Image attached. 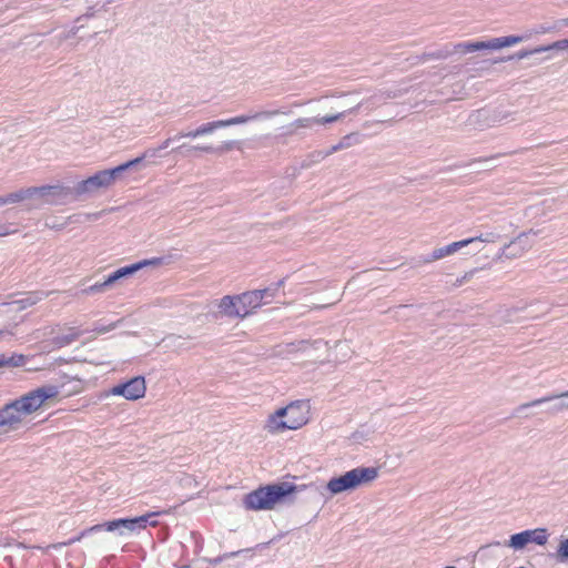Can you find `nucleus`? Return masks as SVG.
<instances>
[{"label":"nucleus","instance_id":"1a4fd4ad","mask_svg":"<svg viewBox=\"0 0 568 568\" xmlns=\"http://www.w3.org/2000/svg\"><path fill=\"white\" fill-rule=\"evenodd\" d=\"M23 417L24 415L14 402L4 405L0 409V435L17 430L20 427Z\"/></svg>","mask_w":568,"mask_h":568},{"label":"nucleus","instance_id":"2f4dec72","mask_svg":"<svg viewBox=\"0 0 568 568\" xmlns=\"http://www.w3.org/2000/svg\"><path fill=\"white\" fill-rule=\"evenodd\" d=\"M328 150L326 151H314L312 152L307 159L302 163V168H310L314 163H318L329 156Z\"/></svg>","mask_w":568,"mask_h":568},{"label":"nucleus","instance_id":"864d4df0","mask_svg":"<svg viewBox=\"0 0 568 568\" xmlns=\"http://www.w3.org/2000/svg\"><path fill=\"white\" fill-rule=\"evenodd\" d=\"M307 343H308V342H306V341H302V342H300V344H301L302 346L306 345Z\"/></svg>","mask_w":568,"mask_h":568},{"label":"nucleus","instance_id":"7ed1b4c3","mask_svg":"<svg viewBox=\"0 0 568 568\" xmlns=\"http://www.w3.org/2000/svg\"><path fill=\"white\" fill-rule=\"evenodd\" d=\"M377 476L378 469L376 467H356L341 476L332 477L327 481L325 490L329 493V496L352 491L374 481Z\"/></svg>","mask_w":568,"mask_h":568},{"label":"nucleus","instance_id":"603ef678","mask_svg":"<svg viewBox=\"0 0 568 568\" xmlns=\"http://www.w3.org/2000/svg\"><path fill=\"white\" fill-rule=\"evenodd\" d=\"M150 525H151L152 527H155V526L158 525V521H151V523H150Z\"/></svg>","mask_w":568,"mask_h":568},{"label":"nucleus","instance_id":"72a5a7b5","mask_svg":"<svg viewBox=\"0 0 568 568\" xmlns=\"http://www.w3.org/2000/svg\"><path fill=\"white\" fill-rule=\"evenodd\" d=\"M469 240H473V243H475V242L496 243L500 240V234L497 232H486V233H481L478 236L470 237Z\"/></svg>","mask_w":568,"mask_h":568},{"label":"nucleus","instance_id":"37998d69","mask_svg":"<svg viewBox=\"0 0 568 568\" xmlns=\"http://www.w3.org/2000/svg\"><path fill=\"white\" fill-rule=\"evenodd\" d=\"M541 233V230L529 229L519 233V235H526V241H530L531 236H538Z\"/></svg>","mask_w":568,"mask_h":568},{"label":"nucleus","instance_id":"e433bc0d","mask_svg":"<svg viewBox=\"0 0 568 568\" xmlns=\"http://www.w3.org/2000/svg\"><path fill=\"white\" fill-rule=\"evenodd\" d=\"M556 556L560 562L568 561V538L560 541Z\"/></svg>","mask_w":568,"mask_h":568},{"label":"nucleus","instance_id":"c03bdc74","mask_svg":"<svg viewBox=\"0 0 568 568\" xmlns=\"http://www.w3.org/2000/svg\"><path fill=\"white\" fill-rule=\"evenodd\" d=\"M104 211H101V212H94V213H87L84 216H85V220L87 221H95L101 217V215L103 214Z\"/></svg>","mask_w":568,"mask_h":568},{"label":"nucleus","instance_id":"de8ad7c7","mask_svg":"<svg viewBox=\"0 0 568 568\" xmlns=\"http://www.w3.org/2000/svg\"><path fill=\"white\" fill-rule=\"evenodd\" d=\"M237 308L240 310V313L247 312V316L252 314L251 310L248 307H243V304H237Z\"/></svg>","mask_w":568,"mask_h":568},{"label":"nucleus","instance_id":"ddd939ff","mask_svg":"<svg viewBox=\"0 0 568 568\" xmlns=\"http://www.w3.org/2000/svg\"><path fill=\"white\" fill-rule=\"evenodd\" d=\"M48 294L45 293H30L26 297L0 305V314L14 313L20 314L26 308L37 304L43 300Z\"/></svg>","mask_w":568,"mask_h":568},{"label":"nucleus","instance_id":"5701e85b","mask_svg":"<svg viewBox=\"0 0 568 568\" xmlns=\"http://www.w3.org/2000/svg\"><path fill=\"white\" fill-rule=\"evenodd\" d=\"M524 36H508L500 38H493L489 40V50H498L506 47H511L526 40Z\"/></svg>","mask_w":568,"mask_h":568},{"label":"nucleus","instance_id":"9d476101","mask_svg":"<svg viewBox=\"0 0 568 568\" xmlns=\"http://www.w3.org/2000/svg\"><path fill=\"white\" fill-rule=\"evenodd\" d=\"M531 241H526V235H517L506 243L497 254V260H513L518 258L532 247Z\"/></svg>","mask_w":568,"mask_h":568},{"label":"nucleus","instance_id":"39448f33","mask_svg":"<svg viewBox=\"0 0 568 568\" xmlns=\"http://www.w3.org/2000/svg\"><path fill=\"white\" fill-rule=\"evenodd\" d=\"M59 394V386L53 384L43 385L13 400L24 416L38 410L48 399L55 398Z\"/></svg>","mask_w":568,"mask_h":568},{"label":"nucleus","instance_id":"7c9ffc66","mask_svg":"<svg viewBox=\"0 0 568 568\" xmlns=\"http://www.w3.org/2000/svg\"><path fill=\"white\" fill-rule=\"evenodd\" d=\"M528 532L529 542L537 544L539 546H544L548 540V532L546 528H536L531 530H526Z\"/></svg>","mask_w":568,"mask_h":568},{"label":"nucleus","instance_id":"c9c22d12","mask_svg":"<svg viewBox=\"0 0 568 568\" xmlns=\"http://www.w3.org/2000/svg\"><path fill=\"white\" fill-rule=\"evenodd\" d=\"M111 287L110 284H106V278L101 283H95L94 285H91L82 291L83 294L90 295L95 293H102L106 288Z\"/></svg>","mask_w":568,"mask_h":568},{"label":"nucleus","instance_id":"6ab92c4d","mask_svg":"<svg viewBox=\"0 0 568 568\" xmlns=\"http://www.w3.org/2000/svg\"><path fill=\"white\" fill-rule=\"evenodd\" d=\"M125 389V399L136 400L145 395L146 386L145 379L142 376H136L123 383Z\"/></svg>","mask_w":568,"mask_h":568},{"label":"nucleus","instance_id":"2eb2a0df","mask_svg":"<svg viewBox=\"0 0 568 568\" xmlns=\"http://www.w3.org/2000/svg\"><path fill=\"white\" fill-rule=\"evenodd\" d=\"M550 50H558V51L568 50V39H561V40L555 41L548 45H540V47H537V48H534L530 50H521V51H518L515 54L509 55L507 58H500L498 60H495L494 63L505 62V61H509L513 59L523 60L532 54H538V53L550 51Z\"/></svg>","mask_w":568,"mask_h":568},{"label":"nucleus","instance_id":"a19ab883","mask_svg":"<svg viewBox=\"0 0 568 568\" xmlns=\"http://www.w3.org/2000/svg\"><path fill=\"white\" fill-rule=\"evenodd\" d=\"M108 394L109 395H114V396H123L125 398V389H124L123 384L115 385L114 387H112L109 390Z\"/></svg>","mask_w":568,"mask_h":568},{"label":"nucleus","instance_id":"aec40b11","mask_svg":"<svg viewBox=\"0 0 568 568\" xmlns=\"http://www.w3.org/2000/svg\"><path fill=\"white\" fill-rule=\"evenodd\" d=\"M6 204H17L21 202H29V209H33L31 205L34 203V190L33 186L19 189L14 192L3 195Z\"/></svg>","mask_w":568,"mask_h":568},{"label":"nucleus","instance_id":"f704fd0d","mask_svg":"<svg viewBox=\"0 0 568 568\" xmlns=\"http://www.w3.org/2000/svg\"><path fill=\"white\" fill-rule=\"evenodd\" d=\"M334 347L341 349V357H337L339 361L345 362L351 358L353 352L347 342L337 341Z\"/></svg>","mask_w":568,"mask_h":568},{"label":"nucleus","instance_id":"4be33fe9","mask_svg":"<svg viewBox=\"0 0 568 568\" xmlns=\"http://www.w3.org/2000/svg\"><path fill=\"white\" fill-rule=\"evenodd\" d=\"M149 263H150L149 261H143V262H139V263H135L132 265L121 267L106 277V284H110V286H112L119 280L124 278L130 275H133L134 273H136L139 270H141L144 265H146Z\"/></svg>","mask_w":568,"mask_h":568},{"label":"nucleus","instance_id":"20e7f679","mask_svg":"<svg viewBox=\"0 0 568 568\" xmlns=\"http://www.w3.org/2000/svg\"><path fill=\"white\" fill-rule=\"evenodd\" d=\"M34 203L31 205L34 209L43 204L49 205H63L70 201H75L74 186L70 187L62 184L33 186Z\"/></svg>","mask_w":568,"mask_h":568},{"label":"nucleus","instance_id":"49530a36","mask_svg":"<svg viewBox=\"0 0 568 568\" xmlns=\"http://www.w3.org/2000/svg\"><path fill=\"white\" fill-rule=\"evenodd\" d=\"M10 233H11V231L9 230V227L7 225H0V236L8 235Z\"/></svg>","mask_w":568,"mask_h":568},{"label":"nucleus","instance_id":"a211bd4d","mask_svg":"<svg viewBox=\"0 0 568 568\" xmlns=\"http://www.w3.org/2000/svg\"><path fill=\"white\" fill-rule=\"evenodd\" d=\"M270 291L271 287H267L239 294L240 304H243V307H248L253 313L256 308L266 303L263 302V300L265 298V293H270Z\"/></svg>","mask_w":568,"mask_h":568},{"label":"nucleus","instance_id":"79ce46f5","mask_svg":"<svg viewBox=\"0 0 568 568\" xmlns=\"http://www.w3.org/2000/svg\"><path fill=\"white\" fill-rule=\"evenodd\" d=\"M90 28L93 30V34H99L101 32H104L108 30V23L105 24H98V23H92L90 26Z\"/></svg>","mask_w":568,"mask_h":568},{"label":"nucleus","instance_id":"cd10ccee","mask_svg":"<svg viewBox=\"0 0 568 568\" xmlns=\"http://www.w3.org/2000/svg\"><path fill=\"white\" fill-rule=\"evenodd\" d=\"M356 143H358L357 133H349V134L343 136L342 140L337 144L331 146L328 149V153L332 155L333 153H335L339 150L348 149Z\"/></svg>","mask_w":568,"mask_h":568},{"label":"nucleus","instance_id":"4d7b16f0","mask_svg":"<svg viewBox=\"0 0 568 568\" xmlns=\"http://www.w3.org/2000/svg\"><path fill=\"white\" fill-rule=\"evenodd\" d=\"M181 568H187V566H183V567H181Z\"/></svg>","mask_w":568,"mask_h":568},{"label":"nucleus","instance_id":"423d86ee","mask_svg":"<svg viewBox=\"0 0 568 568\" xmlns=\"http://www.w3.org/2000/svg\"><path fill=\"white\" fill-rule=\"evenodd\" d=\"M160 513H149L135 518H120L108 521L105 524H98L88 529V531H100L105 529L106 531L118 530L120 535L124 531L134 532L146 527L149 519L153 516H158Z\"/></svg>","mask_w":568,"mask_h":568},{"label":"nucleus","instance_id":"3c124183","mask_svg":"<svg viewBox=\"0 0 568 568\" xmlns=\"http://www.w3.org/2000/svg\"><path fill=\"white\" fill-rule=\"evenodd\" d=\"M4 205L3 195L0 196V206Z\"/></svg>","mask_w":568,"mask_h":568},{"label":"nucleus","instance_id":"5fc2aeb1","mask_svg":"<svg viewBox=\"0 0 568 568\" xmlns=\"http://www.w3.org/2000/svg\"><path fill=\"white\" fill-rule=\"evenodd\" d=\"M406 307H408V306H407V305H400V306H398V308H406Z\"/></svg>","mask_w":568,"mask_h":568},{"label":"nucleus","instance_id":"393cba45","mask_svg":"<svg viewBox=\"0 0 568 568\" xmlns=\"http://www.w3.org/2000/svg\"><path fill=\"white\" fill-rule=\"evenodd\" d=\"M83 24L71 28L70 30H63L51 39V45L55 49L60 48L63 42L74 38Z\"/></svg>","mask_w":568,"mask_h":568},{"label":"nucleus","instance_id":"6e6d98bb","mask_svg":"<svg viewBox=\"0 0 568 568\" xmlns=\"http://www.w3.org/2000/svg\"><path fill=\"white\" fill-rule=\"evenodd\" d=\"M445 568H456V567H454V566H446Z\"/></svg>","mask_w":568,"mask_h":568},{"label":"nucleus","instance_id":"0eeeda50","mask_svg":"<svg viewBox=\"0 0 568 568\" xmlns=\"http://www.w3.org/2000/svg\"><path fill=\"white\" fill-rule=\"evenodd\" d=\"M310 413L311 406L307 400L292 402L287 406L280 408V414H283L292 430L306 425L310 420Z\"/></svg>","mask_w":568,"mask_h":568},{"label":"nucleus","instance_id":"8fccbe9b","mask_svg":"<svg viewBox=\"0 0 568 568\" xmlns=\"http://www.w3.org/2000/svg\"><path fill=\"white\" fill-rule=\"evenodd\" d=\"M88 18H89V16H84V17L78 18V20H77V21H78V22H80V21H82L83 19H88Z\"/></svg>","mask_w":568,"mask_h":568},{"label":"nucleus","instance_id":"58836bf2","mask_svg":"<svg viewBox=\"0 0 568 568\" xmlns=\"http://www.w3.org/2000/svg\"><path fill=\"white\" fill-rule=\"evenodd\" d=\"M476 271H477V270H476V268H474V270H470V271L466 272L462 277H459V278H457V280H456V282L454 283V285H455V286H460V285H463L465 282L469 281V280L474 276V274H475V272H476Z\"/></svg>","mask_w":568,"mask_h":568},{"label":"nucleus","instance_id":"f8f14e48","mask_svg":"<svg viewBox=\"0 0 568 568\" xmlns=\"http://www.w3.org/2000/svg\"><path fill=\"white\" fill-rule=\"evenodd\" d=\"M236 148L235 141H224L219 146H213L211 144H197L187 146L186 144H180L176 148L172 149V152H179L183 155H186L191 152H203V153H223L232 151Z\"/></svg>","mask_w":568,"mask_h":568},{"label":"nucleus","instance_id":"c756f323","mask_svg":"<svg viewBox=\"0 0 568 568\" xmlns=\"http://www.w3.org/2000/svg\"><path fill=\"white\" fill-rule=\"evenodd\" d=\"M80 336H81L80 331H78L74 327H70V328H68V332L65 334L58 335L54 338V343H55V345H58L60 347L65 346L72 342H74L75 339H78Z\"/></svg>","mask_w":568,"mask_h":568},{"label":"nucleus","instance_id":"f257e3e1","mask_svg":"<svg viewBox=\"0 0 568 568\" xmlns=\"http://www.w3.org/2000/svg\"><path fill=\"white\" fill-rule=\"evenodd\" d=\"M281 114L286 115L288 114V112L283 111L281 109L262 110L253 114H242L226 120L206 122L197 126L195 130L189 132H180L173 138H168L159 148L148 149L141 156L128 161L123 164H120L116 168L104 170V172L108 176L110 184L113 185L123 172L128 171L129 169L135 168L144 159L155 158L159 151L169 148L173 141H179L183 138L196 139L200 136L210 135L217 129L244 124L253 120L271 119Z\"/></svg>","mask_w":568,"mask_h":568},{"label":"nucleus","instance_id":"c85d7f7f","mask_svg":"<svg viewBox=\"0 0 568 568\" xmlns=\"http://www.w3.org/2000/svg\"><path fill=\"white\" fill-rule=\"evenodd\" d=\"M529 544L528 532L526 530L515 534L507 541V546L514 548L515 550L524 549Z\"/></svg>","mask_w":568,"mask_h":568},{"label":"nucleus","instance_id":"9b49d317","mask_svg":"<svg viewBox=\"0 0 568 568\" xmlns=\"http://www.w3.org/2000/svg\"><path fill=\"white\" fill-rule=\"evenodd\" d=\"M544 403H552L549 408V413L558 414L568 410V390L560 394H552L541 398L534 399L529 403L521 404L517 407V412L521 413L524 409L532 406H538Z\"/></svg>","mask_w":568,"mask_h":568},{"label":"nucleus","instance_id":"473e14b6","mask_svg":"<svg viewBox=\"0 0 568 568\" xmlns=\"http://www.w3.org/2000/svg\"><path fill=\"white\" fill-rule=\"evenodd\" d=\"M24 362L23 355H12L10 357H7L6 355H0V367L3 366H20Z\"/></svg>","mask_w":568,"mask_h":568},{"label":"nucleus","instance_id":"bb28decb","mask_svg":"<svg viewBox=\"0 0 568 568\" xmlns=\"http://www.w3.org/2000/svg\"><path fill=\"white\" fill-rule=\"evenodd\" d=\"M0 316L7 317V324L3 329H0V335L7 333L9 335H13V328H16L20 323L23 322L24 317L20 314L7 313L0 314Z\"/></svg>","mask_w":568,"mask_h":568},{"label":"nucleus","instance_id":"4468645a","mask_svg":"<svg viewBox=\"0 0 568 568\" xmlns=\"http://www.w3.org/2000/svg\"><path fill=\"white\" fill-rule=\"evenodd\" d=\"M345 114H346V111L339 112L336 114H332V115L321 116V118H317V116L316 118H298L288 125V129H290L288 133L294 134L297 132L298 129H311L314 124L324 125V124L333 123V122H336V121L343 119L345 116Z\"/></svg>","mask_w":568,"mask_h":568},{"label":"nucleus","instance_id":"b1692460","mask_svg":"<svg viewBox=\"0 0 568 568\" xmlns=\"http://www.w3.org/2000/svg\"><path fill=\"white\" fill-rule=\"evenodd\" d=\"M479 50H489V40L476 42H460L454 47L455 53H469Z\"/></svg>","mask_w":568,"mask_h":568},{"label":"nucleus","instance_id":"f3484780","mask_svg":"<svg viewBox=\"0 0 568 568\" xmlns=\"http://www.w3.org/2000/svg\"><path fill=\"white\" fill-rule=\"evenodd\" d=\"M237 304H240L239 295H225L221 300L217 301L216 307L219 310V314L221 316H225L229 318H245L247 317V312L240 313L237 308Z\"/></svg>","mask_w":568,"mask_h":568},{"label":"nucleus","instance_id":"a18cd8bd","mask_svg":"<svg viewBox=\"0 0 568 568\" xmlns=\"http://www.w3.org/2000/svg\"><path fill=\"white\" fill-rule=\"evenodd\" d=\"M284 284V281L281 280L275 288H271L270 293H265V297H274L275 293L277 292L278 287H281Z\"/></svg>","mask_w":568,"mask_h":568},{"label":"nucleus","instance_id":"ea45409f","mask_svg":"<svg viewBox=\"0 0 568 568\" xmlns=\"http://www.w3.org/2000/svg\"><path fill=\"white\" fill-rule=\"evenodd\" d=\"M118 322H114V323H111L110 325H106V326H99V327H95L93 331L99 334V335H102V334H105L112 329H114L116 326H118Z\"/></svg>","mask_w":568,"mask_h":568},{"label":"nucleus","instance_id":"09e8293b","mask_svg":"<svg viewBox=\"0 0 568 568\" xmlns=\"http://www.w3.org/2000/svg\"><path fill=\"white\" fill-rule=\"evenodd\" d=\"M361 108V103L356 104L349 112H356Z\"/></svg>","mask_w":568,"mask_h":568},{"label":"nucleus","instance_id":"4c0bfd02","mask_svg":"<svg viewBox=\"0 0 568 568\" xmlns=\"http://www.w3.org/2000/svg\"><path fill=\"white\" fill-rule=\"evenodd\" d=\"M90 531H88V529H87V530L82 531L79 536H77V537H74V538H72V539H70L68 541L55 544L52 547L58 548V547H63V546L72 545V544H74L77 541H80Z\"/></svg>","mask_w":568,"mask_h":568},{"label":"nucleus","instance_id":"a878e982","mask_svg":"<svg viewBox=\"0 0 568 568\" xmlns=\"http://www.w3.org/2000/svg\"><path fill=\"white\" fill-rule=\"evenodd\" d=\"M73 217H74V215H70L65 219H61L59 216L52 215V216H49L45 219L44 225H45V227H48L50 230L61 231L67 225L74 222Z\"/></svg>","mask_w":568,"mask_h":568},{"label":"nucleus","instance_id":"dca6fc26","mask_svg":"<svg viewBox=\"0 0 568 568\" xmlns=\"http://www.w3.org/2000/svg\"><path fill=\"white\" fill-rule=\"evenodd\" d=\"M471 243H473V240H462V241L453 242V243L442 246V247H436L432 251V253L428 256H426L424 258L423 262L428 264V263H433L438 260L452 256Z\"/></svg>","mask_w":568,"mask_h":568},{"label":"nucleus","instance_id":"f03ea898","mask_svg":"<svg viewBox=\"0 0 568 568\" xmlns=\"http://www.w3.org/2000/svg\"><path fill=\"white\" fill-rule=\"evenodd\" d=\"M302 490H306L308 498L316 499L320 503V497L329 498L325 496V488L310 484L303 486H296L288 481H282L277 484L267 485L260 487L258 489L246 495L244 504L246 509L261 510L272 509L277 503L283 501L285 498L291 497Z\"/></svg>","mask_w":568,"mask_h":568},{"label":"nucleus","instance_id":"6e6552de","mask_svg":"<svg viewBox=\"0 0 568 568\" xmlns=\"http://www.w3.org/2000/svg\"><path fill=\"white\" fill-rule=\"evenodd\" d=\"M112 186L108 180L104 170L97 172L94 175L78 182L74 185L75 199L79 200L83 195L93 194L99 190L109 189Z\"/></svg>","mask_w":568,"mask_h":568},{"label":"nucleus","instance_id":"412c9836","mask_svg":"<svg viewBox=\"0 0 568 568\" xmlns=\"http://www.w3.org/2000/svg\"><path fill=\"white\" fill-rule=\"evenodd\" d=\"M264 429L270 434H278L290 429L285 417L280 414V408L267 417Z\"/></svg>","mask_w":568,"mask_h":568}]
</instances>
